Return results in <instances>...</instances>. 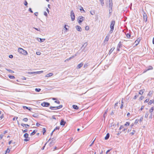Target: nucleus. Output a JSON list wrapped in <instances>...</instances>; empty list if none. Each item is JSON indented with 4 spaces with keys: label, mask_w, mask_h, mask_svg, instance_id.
Masks as SVG:
<instances>
[{
    "label": "nucleus",
    "mask_w": 154,
    "mask_h": 154,
    "mask_svg": "<svg viewBox=\"0 0 154 154\" xmlns=\"http://www.w3.org/2000/svg\"><path fill=\"white\" fill-rule=\"evenodd\" d=\"M108 112V109H107L106 111L105 112L104 114V115H103V116L105 118V115H106L107 113V112Z\"/></svg>",
    "instance_id": "obj_43"
},
{
    "label": "nucleus",
    "mask_w": 154,
    "mask_h": 154,
    "mask_svg": "<svg viewBox=\"0 0 154 154\" xmlns=\"http://www.w3.org/2000/svg\"><path fill=\"white\" fill-rule=\"evenodd\" d=\"M112 5H109V8L110 10L112 11Z\"/></svg>",
    "instance_id": "obj_46"
},
{
    "label": "nucleus",
    "mask_w": 154,
    "mask_h": 154,
    "mask_svg": "<svg viewBox=\"0 0 154 154\" xmlns=\"http://www.w3.org/2000/svg\"><path fill=\"white\" fill-rule=\"evenodd\" d=\"M90 14H91L92 15H94L95 14V13L94 11H93V12L90 11Z\"/></svg>",
    "instance_id": "obj_54"
},
{
    "label": "nucleus",
    "mask_w": 154,
    "mask_h": 154,
    "mask_svg": "<svg viewBox=\"0 0 154 154\" xmlns=\"http://www.w3.org/2000/svg\"><path fill=\"white\" fill-rule=\"evenodd\" d=\"M72 107L75 109L77 110L79 109V107L77 105H74L72 106Z\"/></svg>",
    "instance_id": "obj_19"
},
{
    "label": "nucleus",
    "mask_w": 154,
    "mask_h": 154,
    "mask_svg": "<svg viewBox=\"0 0 154 154\" xmlns=\"http://www.w3.org/2000/svg\"><path fill=\"white\" fill-rule=\"evenodd\" d=\"M85 17L82 16H79L78 17V22L80 24L85 20Z\"/></svg>",
    "instance_id": "obj_4"
},
{
    "label": "nucleus",
    "mask_w": 154,
    "mask_h": 154,
    "mask_svg": "<svg viewBox=\"0 0 154 154\" xmlns=\"http://www.w3.org/2000/svg\"><path fill=\"white\" fill-rule=\"evenodd\" d=\"M144 91H145L144 89L141 90H140L139 93V94H140V95L142 94H143Z\"/></svg>",
    "instance_id": "obj_17"
},
{
    "label": "nucleus",
    "mask_w": 154,
    "mask_h": 154,
    "mask_svg": "<svg viewBox=\"0 0 154 154\" xmlns=\"http://www.w3.org/2000/svg\"><path fill=\"white\" fill-rule=\"evenodd\" d=\"M118 102H116L115 104L114 107L116 108V106H118Z\"/></svg>",
    "instance_id": "obj_62"
},
{
    "label": "nucleus",
    "mask_w": 154,
    "mask_h": 154,
    "mask_svg": "<svg viewBox=\"0 0 154 154\" xmlns=\"http://www.w3.org/2000/svg\"><path fill=\"white\" fill-rule=\"evenodd\" d=\"M149 99H147L144 101V103H147V102H149Z\"/></svg>",
    "instance_id": "obj_52"
},
{
    "label": "nucleus",
    "mask_w": 154,
    "mask_h": 154,
    "mask_svg": "<svg viewBox=\"0 0 154 154\" xmlns=\"http://www.w3.org/2000/svg\"><path fill=\"white\" fill-rule=\"evenodd\" d=\"M109 5H112V0H109Z\"/></svg>",
    "instance_id": "obj_39"
},
{
    "label": "nucleus",
    "mask_w": 154,
    "mask_h": 154,
    "mask_svg": "<svg viewBox=\"0 0 154 154\" xmlns=\"http://www.w3.org/2000/svg\"><path fill=\"white\" fill-rule=\"evenodd\" d=\"M10 151V150L8 148L6 150V152H9Z\"/></svg>",
    "instance_id": "obj_56"
},
{
    "label": "nucleus",
    "mask_w": 154,
    "mask_h": 154,
    "mask_svg": "<svg viewBox=\"0 0 154 154\" xmlns=\"http://www.w3.org/2000/svg\"><path fill=\"white\" fill-rule=\"evenodd\" d=\"M144 98V97L143 96H141L139 99V100H142Z\"/></svg>",
    "instance_id": "obj_45"
},
{
    "label": "nucleus",
    "mask_w": 154,
    "mask_h": 154,
    "mask_svg": "<svg viewBox=\"0 0 154 154\" xmlns=\"http://www.w3.org/2000/svg\"><path fill=\"white\" fill-rule=\"evenodd\" d=\"M29 140V138L25 139L24 140L25 141H27Z\"/></svg>",
    "instance_id": "obj_49"
},
{
    "label": "nucleus",
    "mask_w": 154,
    "mask_h": 154,
    "mask_svg": "<svg viewBox=\"0 0 154 154\" xmlns=\"http://www.w3.org/2000/svg\"><path fill=\"white\" fill-rule=\"evenodd\" d=\"M136 132V131L134 130H133L130 133V134H131V135H133Z\"/></svg>",
    "instance_id": "obj_26"
},
{
    "label": "nucleus",
    "mask_w": 154,
    "mask_h": 154,
    "mask_svg": "<svg viewBox=\"0 0 154 154\" xmlns=\"http://www.w3.org/2000/svg\"><path fill=\"white\" fill-rule=\"evenodd\" d=\"M115 23V21L112 20L111 22V23L110 25V30L109 31V33L111 34L112 33L113 30L114 29V26Z\"/></svg>",
    "instance_id": "obj_1"
},
{
    "label": "nucleus",
    "mask_w": 154,
    "mask_h": 154,
    "mask_svg": "<svg viewBox=\"0 0 154 154\" xmlns=\"http://www.w3.org/2000/svg\"><path fill=\"white\" fill-rule=\"evenodd\" d=\"M126 35L128 38H129L131 37V34L129 33H127Z\"/></svg>",
    "instance_id": "obj_32"
},
{
    "label": "nucleus",
    "mask_w": 154,
    "mask_h": 154,
    "mask_svg": "<svg viewBox=\"0 0 154 154\" xmlns=\"http://www.w3.org/2000/svg\"><path fill=\"white\" fill-rule=\"evenodd\" d=\"M37 40L39 42H43L45 40V39L43 38L42 39L40 38H37Z\"/></svg>",
    "instance_id": "obj_11"
},
{
    "label": "nucleus",
    "mask_w": 154,
    "mask_h": 154,
    "mask_svg": "<svg viewBox=\"0 0 154 154\" xmlns=\"http://www.w3.org/2000/svg\"><path fill=\"white\" fill-rule=\"evenodd\" d=\"M28 73L29 74H35V72H28Z\"/></svg>",
    "instance_id": "obj_51"
},
{
    "label": "nucleus",
    "mask_w": 154,
    "mask_h": 154,
    "mask_svg": "<svg viewBox=\"0 0 154 154\" xmlns=\"http://www.w3.org/2000/svg\"><path fill=\"white\" fill-rule=\"evenodd\" d=\"M21 125L23 127H24V126H27V127H29V125L28 124H25L23 123H21Z\"/></svg>",
    "instance_id": "obj_30"
},
{
    "label": "nucleus",
    "mask_w": 154,
    "mask_h": 154,
    "mask_svg": "<svg viewBox=\"0 0 154 154\" xmlns=\"http://www.w3.org/2000/svg\"><path fill=\"white\" fill-rule=\"evenodd\" d=\"M130 123L128 122H126V123L124 125L125 126H128L129 125Z\"/></svg>",
    "instance_id": "obj_33"
},
{
    "label": "nucleus",
    "mask_w": 154,
    "mask_h": 154,
    "mask_svg": "<svg viewBox=\"0 0 154 154\" xmlns=\"http://www.w3.org/2000/svg\"><path fill=\"white\" fill-rule=\"evenodd\" d=\"M102 6H103L104 5L103 0H100Z\"/></svg>",
    "instance_id": "obj_36"
},
{
    "label": "nucleus",
    "mask_w": 154,
    "mask_h": 154,
    "mask_svg": "<svg viewBox=\"0 0 154 154\" xmlns=\"http://www.w3.org/2000/svg\"><path fill=\"white\" fill-rule=\"evenodd\" d=\"M139 94H136L134 96L133 98L134 99H136L139 96Z\"/></svg>",
    "instance_id": "obj_27"
},
{
    "label": "nucleus",
    "mask_w": 154,
    "mask_h": 154,
    "mask_svg": "<svg viewBox=\"0 0 154 154\" xmlns=\"http://www.w3.org/2000/svg\"><path fill=\"white\" fill-rule=\"evenodd\" d=\"M122 44L121 43V42H120L119 44H118L117 47H118L119 48H120L122 47Z\"/></svg>",
    "instance_id": "obj_23"
},
{
    "label": "nucleus",
    "mask_w": 154,
    "mask_h": 154,
    "mask_svg": "<svg viewBox=\"0 0 154 154\" xmlns=\"http://www.w3.org/2000/svg\"><path fill=\"white\" fill-rule=\"evenodd\" d=\"M109 36H106L104 40V42H107L109 40Z\"/></svg>",
    "instance_id": "obj_18"
},
{
    "label": "nucleus",
    "mask_w": 154,
    "mask_h": 154,
    "mask_svg": "<svg viewBox=\"0 0 154 154\" xmlns=\"http://www.w3.org/2000/svg\"><path fill=\"white\" fill-rule=\"evenodd\" d=\"M147 69L144 72H145L147 71H148L149 70L152 69H153V67L152 66H148L147 67Z\"/></svg>",
    "instance_id": "obj_12"
},
{
    "label": "nucleus",
    "mask_w": 154,
    "mask_h": 154,
    "mask_svg": "<svg viewBox=\"0 0 154 154\" xmlns=\"http://www.w3.org/2000/svg\"><path fill=\"white\" fill-rule=\"evenodd\" d=\"M43 72V71H40L37 72H35V74H39L42 73Z\"/></svg>",
    "instance_id": "obj_28"
},
{
    "label": "nucleus",
    "mask_w": 154,
    "mask_h": 154,
    "mask_svg": "<svg viewBox=\"0 0 154 154\" xmlns=\"http://www.w3.org/2000/svg\"><path fill=\"white\" fill-rule=\"evenodd\" d=\"M140 41V38H138L135 41L134 43H135V45H137Z\"/></svg>",
    "instance_id": "obj_10"
},
{
    "label": "nucleus",
    "mask_w": 154,
    "mask_h": 154,
    "mask_svg": "<svg viewBox=\"0 0 154 154\" xmlns=\"http://www.w3.org/2000/svg\"><path fill=\"white\" fill-rule=\"evenodd\" d=\"M88 63H86L85 64L84 66V68H86L88 66Z\"/></svg>",
    "instance_id": "obj_42"
},
{
    "label": "nucleus",
    "mask_w": 154,
    "mask_h": 154,
    "mask_svg": "<svg viewBox=\"0 0 154 154\" xmlns=\"http://www.w3.org/2000/svg\"><path fill=\"white\" fill-rule=\"evenodd\" d=\"M62 107L63 105H61L57 106H50L49 108L51 109V110H54L59 109L60 108H62Z\"/></svg>",
    "instance_id": "obj_3"
},
{
    "label": "nucleus",
    "mask_w": 154,
    "mask_h": 154,
    "mask_svg": "<svg viewBox=\"0 0 154 154\" xmlns=\"http://www.w3.org/2000/svg\"><path fill=\"white\" fill-rule=\"evenodd\" d=\"M41 105L44 107H48L50 105V103L47 102H44L41 103Z\"/></svg>",
    "instance_id": "obj_6"
},
{
    "label": "nucleus",
    "mask_w": 154,
    "mask_h": 154,
    "mask_svg": "<svg viewBox=\"0 0 154 154\" xmlns=\"http://www.w3.org/2000/svg\"><path fill=\"white\" fill-rule=\"evenodd\" d=\"M27 129H26L24 130H22V131L23 133H25L27 131Z\"/></svg>",
    "instance_id": "obj_55"
},
{
    "label": "nucleus",
    "mask_w": 154,
    "mask_h": 154,
    "mask_svg": "<svg viewBox=\"0 0 154 154\" xmlns=\"http://www.w3.org/2000/svg\"><path fill=\"white\" fill-rule=\"evenodd\" d=\"M28 134L27 133H26L24 134V137L26 138H28Z\"/></svg>",
    "instance_id": "obj_21"
},
{
    "label": "nucleus",
    "mask_w": 154,
    "mask_h": 154,
    "mask_svg": "<svg viewBox=\"0 0 154 154\" xmlns=\"http://www.w3.org/2000/svg\"><path fill=\"white\" fill-rule=\"evenodd\" d=\"M115 49L114 48H112L110 50H109V52L108 53V55H110V54L112 53V52L114 50V49Z\"/></svg>",
    "instance_id": "obj_15"
},
{
    "label": "nucleus",
    "mask_w": 154,
    "mask_h": 154,
    "mask_svg": "<svg viewBox=\"0 0 154 154\" xmlns=\"http://www.w3.org/2000/svg\"><path fill=\"white\" fill-rule=\"evenodd\" d=\"M70 16L72 21H73L75 19V16L73 10H72L70 12Z\"/></svg>",
    "instance_id": "obj_5"
},
{
    "label": "nucleus",
    "mask_w": 154,
    "mask_h": 154,
    "mask_svg": "<svg viewBox=\"0 0 154 154\" xmlns=\"http://www.w3.org/2000/svg\"><path fill=\"white\" fill-rule=\"evenodd\" d=\"M143 19L144 21L146 22L147 21V17L146 14V13H144L143 14Z\"/></svg>",
    "instance_id": "obj_8"
},
{
    "label": "nucleus",
    "mask_w": 154,
    "mask_h": 154,
    "mask_svg": "<svg viewBox=\"0 0 154 154\" xmlns=\"http://www.w3.org/2000/svg\"><path fill=\"white\" fill-rule=\"evenodd\" d=\"M43 135H44L45 134V132H46V130L45 128H43Z\"/></svg>",
    "instance_id": "obj_35"
},
{
    "label": "nucleus",
    "mask_w": 154,
    "mask_h": 154,
    "mask_svg": "<svg viewBox=\"0 0 154 154\" xmlns=\"http://www.w3.org/2000/svg\"><path fill=\"white\" fill-rule=\"evenodd\" d=\"M4 117V114H2L1 115H0V119H2Z\"/></svg>",
    "instance_id": "obj_47"
},
{
    "label": "nucleus",
    "mask_w": 154,
    "mask_h": 154,
    "mask_svg": "<svg viewBox=\"0 0 154 154\" xmlns=\"http://www.w3.org/2000/svg\"><path fill=\"white\" fill-rule=\"evenodd\" d=\"M152 93H153V92L152 91H149V92L148 94L147 95L148 96H151V95L152 94Z\"/></svg>",
    "instance_id": "obj_29"
},
{
    "label": "nucleus",
    "mask_w": 154,
    "mask_h": 154,
    "mask_svg": "<svg viewBox=\"0 0 154 154\" xmlns=\"http://www.w3.org/2000/svg\"><path fill=\"white\" fill-rule=\"evenodd\" d=\"M148 115H149V113H148V112H146V114H145V117L146 118H147L148 117Z\"/></svg>",
    "instance_id": "obj_37"
},
{
    "label": "nucleus",
    "mask_w": 154,
    "mask_h": 154,
    "mask_svg": "<svg viewBox=\"0 0 154 154\" xmlns=\"http://www.w3.org/2000/svg\"><path fill=\"white\" fill-rule=\"evenodd\" d=\"M24 4L25 5H26V6L27 5V4H28V3L26 1H25Z\"/></svg>",
    "instance_id": "obj_64"
},
{
    "label": "nucleus",
    "mask_w": 154,
    "mask_h": 154,
    "mask_svg": "<svg viewBox=\"0 0 154 154\" xmlns=\"http://www.w3.org/2000/svg\"><path fill=\"white\" fill-rule=\"evenodd\" d=\"M87 45L88 44L87 42L85 43L82 47L81 48H83V47H84V48H85V47L87 46Z\"/></svg>",
    "instance_id": "obj_20"
},
{
    "label": "nucleus",
    "mask_w": 154,
    "mask_h": 154,
    "mask_svg": "<svg viewBox=\"0 0 154 154\" xmlns=\"http://www.w3.org/2000/svg\"><path fill=\"white\" fill-rule=\"evenodd\" d=\"M32 116L36 118L37 117V115L36 114H34L32 115Z\"/></svg>",
    "instance_id": "obj_63"
},
{
    "label": "nucleus",
    "mask_w": 154,
    "mask_h": 154,
    "mask_svg": "<svg viewBox=\"0 0 154 154\" xmlns=\"http://www.w3.org/2000/svg\"><path fill=\"white\" fill-rule=\"evenodd\" d=\"M37 131V130H35L31 134V135H33L35 134L36 132Z\"/></svg>",
    "instance_id": "obj_22"
},
{
    "label": "nucleus",
    "mask_w": 154,
    "mask_h": 154,
    "mask_svg": "<svg viewBox=\"0 0 154 154\" xmlns=\"http://www.w3.org/2000/svg\"><path fill=\"white\" fill-rule=\"evenodd\" d=\"M66 123V122L65 121H64L63 119H61L60 123V125L64 126Z\"/></svg>",
    "instance_id": "obj_7"
},
{
    "label": "nucleus",
    "mask_w": 154,
    "mask_h": 154,
    "mask_svg": "<svg viewBox=\"0 0 154 154\" xmlns=\"http://www.w3.org/2000/svg\"><path fill=\"white\" fill-rule=\"evenodd\" d=\"M154 103V100H151L149 102V103H148V104H149V105H151V104H152L153 103Z\"/></svg>",
    "instance_id": "obj_31"
},
{
    "label": "nucleus",
    "mask_w": 154,
    "mask_h": 154,
    "mask_svg": "<svg viewBox=\"0 0 154 154\" xmlns=\"http://www.w3.org/2000/svg\"><path fill=\"white\" fill-rule=\"evenodd\" d=\"M49 145L50 146H51L54 145V143H53L52 141L49 143Z\"/></svg>",
    "instance_id": "obj_44"
},
{
    "label": "nucleus",
    "mask_w": 154,
    "mask_h": 154,
    "mask_svg": "<svg viewBox=\"0 0 154 154\" xmlns=\"http://www.w3.org/2000/svg\"><path fill=\"white\" fill-rule=\"evenodd\" d=\"M54 103H56L58 104H59L60 103V101L59 100H56V101H54Z\"/></svg>",
    "instance_id": "obj_50"
},
{
    "label": "nucleus",
    "mask_w": 154,
    "mask_h": 154,
    "mask_svg": "<svg viewBox=\"0 0 154 154\" xmlns=\"http://www.w3.org/2000/svg\"><path fill=\"white\" fill-rule=\"evenodd\" d=\"M4 135L2 134H1L0 135V139H1L2 138Z\"/></svg>",
    "instance_id": "obj_57"
},
{
    "label": "nucleus",
    "mask_w": 154,
    "mask_h": 154,
    "mask_svg": "<svg viewBox=\"0 0 154 154\" xmlns=\"http://www.w3.org/2000/svg\"><path fill=\"white\" fill-rule=\"evenodd\" d=\"M89 29V27L88 26H86L85 27V29L87 30H88V29Z\"/></svg>",
    "instance_id": "obj_58"
},
{
    "label": "nucleus",
    "mask_w": 154,
    "mask_h": 154,
    "mask_svg": "<svg viewBox=\"0 0 154 154\" xmlns=\"http://www.w3.org/2000/svg\"><path fill=\"white\" fill-rule=\"evenodd\" d=\"M29 11L30 12H31V13H32L33 12L32 11V9L31 8H29Z\"/></svg>",
    "instance_id": "obj_59"
},
{
    "label": "nucleus",
    "mask_w": 154,
    "mask_h": 154,
    "mask_svg": "<svg viewBox=\"0 0 154 154\" xmlns=\"http://www.w3.org/2000/svg\"><path fill=\"white\" fill-rule=\"evenodd\" d=\"M154 110L153 107H152L151 108V109L149 110V112L150 113H151Z\"/></svg>",
    "instance_id": "obj_24"
},
{
    "label": "nucleus",
    "mask_w": 154,
    "mask_h": 154,
    "mask_svg": "<svg viewBox=\"0 0 154 154\" xmlns=\"http://www.w3.org/2000/svg\"><path fill=\"white\" fill-rule=\"evenodd\" d=\"M80 11H83V12H85V11L84 10L83 8L81 6V8L80 9Z\"/></svg>",
    "instance_id": "obj_48"
},
{
    "label": "nucleus",
    "mask_w": 154,
    "mask_h": 154,
    "mask_svg": "<svg viewBox=\"0 0 154 154\" xmlns=\"http://www.w3.org/2000/svg\"><path fill=\"white\" fill-rule=\"evenodd\" d=\"M76 29L79 31H81L82 29L81 27L78 25H77L75 27Z\"/></svg>",
    "instance_id": "obj_9"
},
{
    "label": "nucleus",
    "mask_w": 154,
    "mask_h": 154,
    "mask_svg": "<svg viewBox=\"0 0 154 154\" xmlns=\"http://www.w3.org/2000/svg\"><path fill=\"white\" fill-rule=\"evenodd\" d=\"M36 54L38 55H40L41 54V53L39 51H38L36 52Z\"/></svg>",
    "instance_id": "obj_53"
},
{
    "label": "nucleus",
    "mask_w": 154,
    "mask_h": 154,
    "mask_svg": "<svg viewBox=\"0 0 154 154\" xmlns=\"http://www.w3.org/2000/svg\"><path fill=\"white\" fill-rule=\"evenodd\" d=\"M109 134L108 133L106 135V137H105V139L106 140H107L109 139Z\"/></svg>",
    "instance_id": "obj_16"
},
{
    "label": "nucleus",
    "mask_w": 154,
    "mask_h": 154,
    "mask_svg": "<svg viewBox=\"0 0 154 154\" xmlns=\"http://www.w3.org/2000/svg\"><path fill=\"white\" fill-rule=\"evenodd\" d=\"M60 128L59 127L57 126L56 127V128L54 129V130L53 131V132H54L55 131H56L57 130H59Z\"/></svg>",
    "instance_id": "obj_41"
},
{
    "label": "nucleus",
    "mask_w": 154,
    "mask_h": 154,
    "mask_svg": "<svg viewBox=\"0 0 154 154\" xmlns=\"http://www.w3.org/2000/svg\"><path fill=\"white\" fill-rule=\"evenodd\" d=\"M152 113H150V116H149V118L150 119H152Z\"/></svg>",
    "instance_id": "obj_60"
},
{
    "label": "nucleus",
    "mask_w": 154,
    "mask_h": 154,
    "mask_svg": "<svg viewBox=\"0 0 154 154\" xmlns=\"http://www.w3.org/2000/svg\"><path fill=\"white\" fill-rule=\"evenodd\" d=\"M23 121L25 122H26L28 120V119L27 118H24L23 119Z\"/></svg>",
    "instance_id": "obj_40"
},
{
    "label": "nucleus",
    "mask_w": 154,
    "mask_h": 154,
    "mask_svg": "<svg viewBox=\"0 0 154 154\" xmlns=\"http://www.w3.org/2000/svg\"><path fill=\"white\" fill-rule=\"evenodd\" d=\"M18 52L20 54H21L25 55H26L28 54V53L26 50H24L22 48H19L18 49Z\"/></svg>",
    "instance_id": "obj_2"
},
{
    "label": "nucleus",
    "mask_w": 154,
    "mask_h": 154,
    "mask_svg": "<svg viewBox=\"0 0 154 154\" xmlns=\"http://www.w3.org/2000/svg\"><path fill=\"white\" fill-rule=\"evenodd\" d=\"M8 76L11 79H14L15 78L14 76L9 75Z\"/></svg>",
    "instance_id": "obj_34"
},
{
    "label": "nucleus",
    "mask_w": 154,
    "mask_h": 154,
    "mask_svg": "<svg viewBox=\"0 0 154 154\" xmlns=\"http://www.w3.org/2000/svg\"><path fill=\"white\" fill-rule=\"evenodd\" d=\"M41 90V89L40 88H36L35 89V91L37 92H39Z\"/></svg>",
    "instance_id": "obj_38"
},
{
    "label": "nucleus",
    "mask_w": 154,
    "mask_h": 154,
    "mask_svg": "<svg viewBox=\"0 0 154 154\" xmlns=\"http://www.w3.org/2000/svg\"><path fill=\"white\" fill-rule=\"evenodd\" d=\"M53 75V74L52 73H50L49 74H47L45 75V77H48L52 76Z\"/></svg>",
    "instance_id": "obj_14"
},
{
    "label": "nucleus",
    "mask_w": 154,
    "mask_h": 154,
    "mask_svg": "<svg viewBox=\"0 0 154 154\" xmlns=\"http://www.w3.org/2000/svg\"><path fill=\"white\" fill-rule=\"evenodd\" d=\"M83 63L82 62L77 65L76 68L77 69H80L81 67L83 66Z\"/></svg>",
    "instance_id": "obj_13"
},
{
    "label": "nucleus",
    "mask_w": 154,
    "mask_h": 154,
    "mask_svg": "<svg viewBox=\"0 0 154 154\" xmlns=\"http://www.w3.org/2000/svg\"><path fill=\"white\" fill-rule=\"evenodd\" d=\"M6 69L8 71V72H10V73H14V72L13 71L11 70V69Z\"/></svg>",
    "instance_id": "obj_25"
},
{
    "label": "nucleus",
    "mask_w": 154,
    "mask_h": 154,
    "mask_svg": "<svg viewBox=\"0 0 154 154\" xmlns=\"http://www.w3.org/2000/svg\"><path fill=\"white\" fill-rule=\"evenodd\" d=\"M23 107L24 109H28V107L27 106H23Z\"/></svg>",
    "instance_id": "obj_61"
}]
</instances>
